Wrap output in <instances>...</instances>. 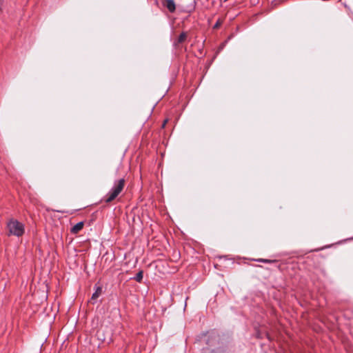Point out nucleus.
Returning <instances> with one entry per match:
<instances>
[{"label":"nucleus","mask_w":353,"mask_h":353,"mask_svg":"<svg viewBox=\"0 0 353 353\" xmlns=\"http://www.w3.org/2000/svg\"><path fill=\"white\" fill-rule=\"evenodd\" d=\"M221 24V21H218L214 26V28H218Z\"/></svg>","instance_id":"obj_9"},{"label":"nucleus","mask_w":353,"mask_h":353,"mask_svg":"<svg viewBox=\"0 0 353 353\" xmlns=\"http://www.w3.org/2000/svg\"><path fill=\"white\" fill-rule=\"evenodd\" d=\"M134 279L137 281V282H141L143 279V271H139L136 276L134 277Z\"/></svg>","instance_id":"obj_7"},{"label":"nucleus","mask_w":353,"mask_h":353,"mask_svg":"<svg viewBox=\"0 0 353 353\" xmlns=\"http://www.w3.org/2000/svg\"><path fill=\"white\" fill-rule=\"evenodd\" d=\"M9 235L21 236L25 232L24 225L16 219H10L7 223Z\"/></svg>","instance_id":"obj_2"},{"label":"nucleus","mask_w":353,"mask_h":353,"mask_svg":"<svg viewBox=\"0 0 353 353\" xmlns=\"http://www.w3.org/2000/svg\"><path fill=\"white\" fill-rule=\"evenodd\" d=\"M162 4L172 13L176 10V4L174 0H163Z\"/></svg>","instance_id":"obj_3"},{"label":"nucleus","mask_w":353,"mask_h":353,"mask_svg":"<svg viewBox=\"0 0 353 353\" xmlns=\"http://www.w3.org/2000/svg\"><path fill=\"white\" fill-rule=\"evenodd\" d=\"M83 225L84 223L83 221L77 223L70 229V232L72 234H77L79 231H81L83 229Z\"/></svg>","instance_id":"obj_4"},{"label":"nucleus","mask_w":353,"mask_h":353,"mask_svg":"<svg viewBox=\"0 0 353 353\" xmlns=\"http://www.w3.org/2000/svg\"><path fill=\"white\" fill-rule=\"evenodd\" d=\"M125 181L124 179H121L114 182V186L104 197L103 201L106 203H111L122 192L125 187Z\"/></svg>","instance_id":"obj_1"},{"label":"nucleus","mask_w":353,"mask_h":353,"mask_svg":"<svg viewBox=\"0 0 353 353\" xmlns=\"http://www.w3.org/2000/svg\"><path fill=\"white\" fill-rule=\"evenodd\" d=\"M256 261L263 262V263H272L276 262L275 260L263 259H256Z\"/></svg>","instance_id":"obj_8"},{"label":"nucleus","mask_w":353,"mask_h":353,"mask_svg":"<svg viewBox=\"0 0 353 353\" xmlns=\"http://www.w3.org/2000/svg\"><path fill=\"white\" fill-rule=\"evenodd\" d=\"M187 38V33L186 32H182L178 37L177 43H181L185 41Z\"/></svg>","instance_id":"obj_6"},{"label":"nucleus","mask_w":353,"mask_h":353,"mask_svg":"<svg viewBox=\"0 0 353 353\" xmlns=\"http://www.w3.org/2000/svg\"><path fill=\"white\" fill-rule=\"evenodd\" d=\"M102 288L101 287H97L95 289V292L92 294L90 301H94L97 300L99 296L101 294Z\"/></svg>","instance_id":"obj_5"},{"label":"nucleus","mask_w":353,"mask_h":353,"mask_svg":"<svg viewBox=\"0 0 353 353\" xmlns=\"http://www.w3.org/2000/svg\"><path fill=\"white\" fill-rule=\"evenodd\" d=\"M167 121H168V120H165V121H164V122H163V124H162V127H163V128H164V127H165V124H166Z\"/></svg>","instance_id":"obj_10"}]
</instances>
